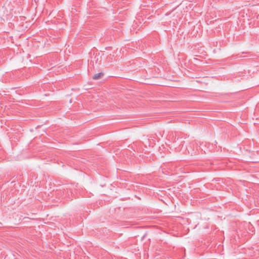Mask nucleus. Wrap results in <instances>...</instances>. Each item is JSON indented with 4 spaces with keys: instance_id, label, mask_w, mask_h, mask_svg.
<instances>
[{
    "instance_id": "nucleus-1",
    "label": "nucleus",
    "mask_w": 259,
    "mask_h": 259,
    "mask_svg": "<svg viewBox=\"0 0 259 259\" xmlns=\"http://www.w3.org/2000/svg\"><path fill=\"white\" fill-rule=\"evenodd\" d=\"M103 76V73H97V74H95L93 76V79H95V80L101 78Z\"/></svg>"
}]
</instances>
